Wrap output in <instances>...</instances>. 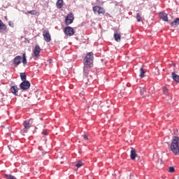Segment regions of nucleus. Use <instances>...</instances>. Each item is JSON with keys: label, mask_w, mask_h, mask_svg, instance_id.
<instances>
[{"label": "nucleus", "mask_w": 179, "mask_h": 179, "mask_svg": "<svg viewBox=\"0 0 179 179\" xmlns=\"http://www.w3.org/2000/svg\"><path fill=\"white\" fill-rule=\"evenodd\" d=\"M93 59H94L93 52H89L87 54L84 59L83 75L85 78H87V75H89V69L93 67Z\"/></svg>", "instance_id": "1"}, {"label": "nucleus", "mask_w": 179, "mask_h": 179, "mask_svg": "<svg viewBox=\"0 0 179 179\" xmlns=\"http://www.w3.org/2000/svg\"><path fill=\"white\" fill-rule=\"evenodd\" d=\"M179 138L178 136H174L172 143L170 145L171 150L173 152V155H179Z\"/></svg>", "instance_id": "2"}, {"label": "nucleus", "mask_w": 179, "mask_h": 179, "mask_svg": "<svg viewBox=\"0 0 179 179\" xmlns=\"http://www.w3.org/2000/svg\"><path fill=\"white\" fill-rule=\"evenodd\" d=\"M92 10L95 15L98 13V15H104L106 13V10L103 8V7H100L99 6H95L92 8Z\"/></svg>", "instance_id": "3"}, {"label": "nucleus", "mask_w": 179, "mask_h": 179, "mask_svg": "<svg viewBox=\"0 0 179 179\" xmlns=\"http://www.w3.org/2000/svg\"><path fill=\"white\" fill-rule=\"evenodd\" d=\"M73 19H75L73 14H69L65 18V24L66 25L72 24L73 22Z\"/></svg>", "instance_id": "4"}, {"label": "nucleus", "mask_w": 179, "mask_h": 179, "mask_svg": "<svg viewBox=\"0 0 179 179\" xmlns=\"http://www.w3.org/2000/svg\"><path fill=\"white\" fill-rule=\"evenodd\" d=\"M20 87L22 90H28V89H30V82L22 81V83L20 85Z\"/></svg>", "instance_id": "5"}, {"label": "nucleus", "mask_w": 179, "mask_h": 179, "mask_svg": "<svg viewBox=\"0 0 179 179\" xmlns=\"http://www.w3.org/2000/svg\"><path fill=\"white\" fill-rule=\"evenodd\" d=\"M64 34L69 36H73L75 34V31H73V28L67 27L64 29Z\"/></svg>", "instance_id": "6"}, {"label": "nucleus", "mask_w": 179, "mask_h": 179, "mask_svg": "<svg viewBox=\"0 0 179 179\" xmlns=\"http://www.w3.org/2000/svg\"><path fill=\"white\" fill-rule=\"evenodd\" d=\"M41 52V48H40V45H36V46L33 50L34 57H36V58H38V57H40Z\"/></svg>", "instance_id": "7"}, {"label": "nucleus", "mask_w": 179, "mask_h": 179, "mask_svg": "<svg viewBox=\"0 0 179 179\" xmlns=\"http://www.w3.org/2000/svg\"><path fill=\"white\" fill-rule=\"evenodd\" d=\"M32 124H33V119H29V120H25L24 122V131L27 132V131H26V129H29L30 128V127H31Z\"/></svg>", "instance_id": "8"}, {"label": "nucleus", "mask_w": 179, "mask_h": 179, "mask_svg": "<svg viewBox=\"0 0 179 179\" xmlns=\"http://www.w3.org/2000/svg\"><path fill=\"white\" fill-rule=\"evenodd\" d=\"M43 36L45 41H47V43H50V41H51V35L48 31H43Z\"/></svg>", "instance_id": "9"}, {"label": "nucleus", "mask_w": 179, "mask_h": 179, "mask_svg": "<svg viewBox=\"0 0 179 179\" xmlns=\"http://www.w3.org/2000/svg\"><path fill=\"white\" fill-rule=\"evenodd\" d=\"M21 63H22V57L16 56L13 60L14 65H15V66H17Z\"/></svg>", "instance_id": "10"}, {"label": "nucleus", "mask_w": 179, "mask_h": 179, "mask_svg": "<svg viewBox=\"0 0 179 179\" xmlns=\"http://www.w3.org/2000/svg\"><path fill=\"white\" fill-rule=\"evenodd\" d=\"M159 17L160 19H162L164 22H169V17H167V14L166 13H160Z\"/></svg>", "instance_id": "11"}, {"label": "nucleus", "mask_w": 179, "mask_h": 179, "mask_svg": "<svg viewBox=\"0 0 179 179\" xmlns=\"http://www.w3.org/2000/svg\"><path fill=\"white\" fill-rule=\"evenodd\" d=\"M138 156L136 154V150H135L133 148H131V153H130V157L131 160H135V158Z\"/></svg>", "instance_id": "12"}, {"label": "nucleus", "mask_w": 179, "mask_h": 179, "mask_svg": "<svg viewBox=\"0 0 179 179\" xmlns=\"http://www.w3.org/2000/svg\"><path fill=\"white\" fill-rule=\"evenodd\" d=\"M0 31L1 33H6V25L0 21Z\"/></svg>", "instance_id": "13"}, {"label": "nucleus", "mask_w": 179, "mask_h": 179, "mask_svg": "<svg viewBox=\"0 0 179 179\" xmlns=\"http://www.w3.org/2000/svg\"><path fill=\"white\" fill-rule=\"evenodd\" d=\"M114 38L115 40V41H117V43H120V41H121V34H118V32L115 31L114 33Z\"/></svg>", "instance_id": "14"}, {"label": "nucleus", "mask_w": 179, "mask_h": 179, "mask_svg": "<svg viewBox=\"0 0 179 179\" xmlns=\"http://www.w3.org/2000/svg\"><path fill=\"white\" fill-rule=\"evenodd\" d=\"M19 90V88H17V86H13L10 88V92L13 93V94H15V96H17V91Z\"/></svg>", "instance_id": "15"}, {"label": "nucleus", "mask_w": 179, "mask_h": 179, "mask_svg": "<svg viewBox=\"0 0 179 179\" xmlns=\"http://www.w3.org/2000/svg\"><path fill=\"white\" fill-rule=\"evenodd\" d=\"M56 6L58 9H61L64 6V0H57L56 3Z\"/></svg>", "instance_id": "16"}, {"label": "nucleus", "mask_w": 179, "mask_h": 179, "mask_svg": "<svg viewBox=\"0 0 179 179\" xmlns=\"http://www.w3.org/2000/svg\"><path fill=\"white\" fill-rule=\"evenodd\" d=\"M179 24V18H176L173 22L171 23V26L173 27H177Z\"/></svg>", "instance_id": "17"}, {"label": "nucleus", "mask_w": 179, "mask_h": 179, "mask_svg": "<svg viewBox=\"0 0 179 179\" xmlns=\"http://www.w3.org/2000/svg\"><path fill=\"white\" fill-rule=\"evenodd\" d=\"M172 79L175 80V82H179V76L176 74V73L173 72L171 73Z\"/></svg>", "instance_id": "18"}, {"label": "nucleus", "mask_w": 179, "mask_h": 179, "mask_svg": "<svg viewBox=\"0 0 179 179\" xmlns=\"http://www.w3.org/2000/svg\"><path fill=\"white\" fill-rule=\"evenodd\" d=\"M141 94L143 97H146V88L145 87H141Z\"/></svg>", "instance_id": "19"}, {"label": "nucleus", "mask_w": 179, "mask_h": 179, "mask_svg": "<svg viewBox=\"0 0 179 179\" xmlns=\"http://www.w3.org/2000/svg\"><path fill=\"white\" fill-rule=\"evenodd\" d=\"M20 78L22 82H27V80H26V73H21Z\"/></svg>", "instance_id": "20"}, {"label": "nucleus", "mask_w": 179, "mask_h": 179, "mask_svg": "<svg viewBox=\"0 0 179 179\" xmlns=\"http://www.w3.org/2000/svg\"><path fill=\"white\" fill-rule=\"evenodd\" d=\"M22 64L24 65H26V64H27V59H26V53H24L22 55Z\"/></svg>", "instance_id": "21"}, {"label": "nucleus", "mask_w": 179, "mask_h": 179, "mask_svg": "<svg viewBox=\"0 0 179 179\" xmlns=\"http://www.w3.org/2000/svg\"><path fill=\"white\" fill-rule=\"evenodd\" d=\"M162 92L164 94H165V96H167V94H169V89L166 87H162Z\"/></svg>", "instance_id": "22"}, {"label": "nucleus", "mask_w": 179, "mask_h": 179, "mask_svg": "<svg viewBox=\"0 0 179 179\" xmlns=\"http://www.w3.org/2000/svg\"><path fill=\"white\" fill-rule=\"evenodd\" d=\"M93 110H97L99 108V102H94L92 106Z\"/></svg>", "instance_id": "23"}, {"label": "nucleus", "mask_w": 179, "mask_h": 179, "mask_svg": "<svg viewBox=\"0 0 179 179\" xmlns=\"http://www.w3.org/2000/svg\"><path fill=\"white\" fill-rule=\"evenodd\" d=\"M140 77L145 78V71H143V68L140 69Z\"/></svg>", "instance_id": "24"}, {"label": "nucleus", "mask_w": 179, "mask_h": 179, "mask_svg": "<svg viewBox=\"0 0 179 179\" xmlns=\"http://www.w3.org/2000/svg\"><path fill=\"white\" fill-rule=\"evenodd\" d=\"M136 19L137 20V22H141L142 20V17H141V13L136 14Z\"/></svg>", "instance_id": "25"}, {"label": "nucleus", "mask_w": 179, "mask_h": 179, "mask_svg": "<svg viewBox=\"0 0 179 179\" xmlns=\"http://www.w3.org/2000/svg\"><path fill=\"white\" fill-rule=\"evenodd\" d=\"M83 166V162L82 161H79L78 163L76 164V167H82Z\"/></svg>", "instance_id": "26"}, {"label": "nucleus", "mask_w": 179, "mask_h": 179, "mask_svg": "<svg viewBox=\"0 0 179 179\" xmlns=\"http://www.w3.org/2000/svg\"><path fill=\"white\" fill-rule=\"evenodd\" d=\"M5 178L6 179H16L15 176H12L11 175H5Z\"/></svg>", "instance_id": "27"}, {"label": "nucleus", "mask_w": 179, "mask_h": 179, "mask_svg": "<svg viewBox=\"0 0 179 179\" xmlns=\"http://www.w3.org/2000/svg\"><path fill=\"white\" fill-rule=\"evenodd\" d=\"M168 171H169V173H174V171H175L174 167L173 166H170L168 169Z\"/></svg>", "instance_id": "28"}, {"label": "nucleus", "mask_w": 179, "mask_h": 179, "mask_svg": "<svg viewBox=\"0 0 179 179\" xmlns=\"http://www.w3.org/2000/svg\"><path fill=\"white\" fill-rule=\"evenodd\" d=\"M28 13H29L30 15H37V11H36L35 10H33L28 11Z\"/></svg>", "instance_id": "29"}, {"label": "nucleus", "mask_w": 179, "mask_h": 179, "mask_svg": "<svg viewBox=\"0 0 179 179\" xmlns=\"http://www.w3.org/2000/svg\"><path fill=\"white\" fill-rule=\"evenodd\" d=\"M8 24H9V26H10L11 27H13V26H15V24H13V22H11V21H10V22H8Z\"/></svg>", "instance_id": "30"}, {"label": "nucleus", "mask_w": 179, "mask_h": 179, "mask_svg": "<svg viewBox=\"0 0 179 179\" xmlns=\"http://www.w3.org/2000/svg\"><path fill=\"white\" fill-rule=\"evenodd\" d=\"M83 136V138H84L85 141H87V139H89V138L86 136V134H84Z\"/></svg>", "instance_id": "31"}, {"label": "nucleus", "mask_w": 179, "mask_h": 179, "mask_svg": "<svg viewBox=\"0 0 179 179\" xmlns=\"http://www.w3.org/2000/svg\"><path fill=\"white\" fill-rule=\"evenodd\" d=\"M43 135H47V130H43L42 131Z\"/></svg>", "instance_id": "32"}, {"label": "nucleus", "mask_w": 179, "mask_h": 179, "mask_svg": "<svg viewBox=\"0 0 179 179\" xmlns=\"http://www.w3.org/2000/svg\"><path fill=\"white\" fill-rule=\"evenodd\" d=\"M111 101H107L106 104H110Z\"/></svg>", "instance_id": "33"}, {"label": "nucleus", "mask_w": 179, "mask_h": 179, "mask_svg": "<svg viewBox=\"0 0 179 179\" xmlns=\"http://www.w3.org/2000/svg\"><path fill=\"white\" fill-rule=\"evenodd\" d=\"M5 19H6V20H8V17H5Z\"/></svg>", "instance_id": "34"}, {"label": "nucleus", "mask_w": 179, "mask_h": 179, "mask_svg": "<svg viewBox=\"0 0 179 179\" xmlns=\"http://www.w3.org/2000/svg\"><path fill=\"white\" fill-rule=\"evenodd\" d=\"M132 177H134V176H130V178H132Z\"/></svg>", "instance_id": "35"}, {"label": "nucleus", "mask_w": 179, "mask_h": 179, "mask_svg": "<svg viewBox=\"0 0 179 179\" xmlns=\"http://www.w3.org/2000/svg\"><path fill=\"white\" fill-rule=\"evenodd\" d=\"M107 107H110V106H107Z\"/></svg>", "instance_id": "36"}, {"label": "nucleus", "mask_w": 179, "mask_h": 179, "mask_svg": "<svg viewBox=\"0 0 179 179\" xmlns=\"http://www.w3.org/2000/svg\"><path fill=\"white\" fill-rule=\"evenodd\" d=\"M2 20H0V22H1Z\"/></svg>", "instance_id": "37"}, {"label": "nucleus", "mask_w": 179, "mask_h": 179, "mask_svg": "<svg viewBox=\"0 0 179 179\" xmlns=\"http://www.w3.org/2000/svg\"><path fill=\"white\" fill-rule=\"evenodd\" d=\"M178 178H179V177H178Z\"/></svg>", "instance_id": "38"}]
</instances>
